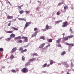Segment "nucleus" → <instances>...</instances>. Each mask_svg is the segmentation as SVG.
<instances>
[{
	"mask_svg": "<svg viewBox=\"0 0 74 74\" xmlns=\"http://www.w3.org/2000/svg\"><path fill=\"white\" fill-rule=\"evenodd\" d=\"M19 51H21V53H23V52H27V50L26 49H25L24 50H23V48L22 47H20L19 48V49H18Z\"/></svg>",
	"mask_w": 74,
	"mask_h": 74,
	"instance_id": "1",
	"label": "nucleus"
},
{
	"mask_svg": "<svg viewBox=\"0 0 74 74\" xmlns=\"http://www.w3.org/2000/svg\"><path fill=\"white\" fill-rule=\"evenodd\" d=\"M62 23L63 24L62 25V27H67L68 25V22L67 21L63 22Z\"/></svg>",
	"mask_w": 74,
	"mask_h": 74,
	"instance_id": "2",
	"label": "nucleus"
},
{
	"mask_svg": "<svg viewBox=\"0 0 74 74\" xmlns=\"http://www.w3.org/2000/svg\"><path fill=\"white\" fill-rule=\"evenodd\" d=\"M30 24V22L26 23V24L25 25V26L24 28V29L25 30V29L27 28V27H28V26H29Z\"/></svg>",
	"mask_w": 74,
	"mask_h": 74,
	"instance_id": "3",
	"label": "nucleus"
},
{
	"mask_svg": "<svg viewBox=\"0 0 74 74\" xmlns=\"http://www.w3.org/2000/svg\"><path fill=\"white\" fill-rule=\"evenodd\" d=\"M22 71L23 73H26L28 72V69L26 68H24L22 69Z\"/></svg>",
	"mask_w": 74,
	"mask_h": 74,
	"instance_id": "4",
	"label": "nucleus"
},
{
	"mask_svg": "<svg viewBox=\"0 0 74 74\" xmlns=\"http://www.w3.org/2000/svg\"><path fill=\"white\" fill-rule=\"evenodd\" d=\"M22 39H24L25 42H27V37L23 36L22 37Z\"/></svg>",
	"mask_w": 74,
	"mask_h": 74,
	"instance_id": "5",
	"label": "nucleus"
},
{
	"mask_svg": "<svg viewBox=\"0 0 74 74\" xmlns=\"http://www.w3.org/2000/svg\"><path fill=\"white\" fill-rule=\"evenodd\" d=\"M45 44L44 43H42L40 44V45L39 46V48H42L45 46Z\"/></svg>",
	"mask_w": 74,
	"mask_h": 74,
	"instance_id": "6",
	"label": "nucleus"
},
{
	"mask_svg": "<svg viewBox=\"0 0 74 74\" xmlns=\"http://www.w3.org/2000/svg\"><path fill=\"white\" fill-rule=\"evenodd\" d=\"M16 48L14 47L12 49V51H11V53H14V52H15L16 51Z\"/></svg>",
	"mask_w": 74,
	"mask_h": 74,
	"instance_id": "7",
	"label": "nucleus"
},
{
	"mask_svg": "<svg viewBox=\"0 0 74 74\" xmlns=\"http://www.w3.org/2000/svg\"><path fill=\"white\" fill-rule=\"evenodd\" d=\"M38 33V32H36L34 33L33 34L32 36V37H35V36H36V35H37V34Z\"/></svg>",
	"mask_w": 74,
	"mask_h": 74,
	"instance_id": "8",
	"label": "nucleus"
},
{
	"mask_svg": "<svg viewBox=\"0 0 74 74\" xmlns=\"http://www.w3.org/2000/svg\"><path fill=\"white\" fill-rule=\"evenodd\" d=\"M64 64L65 67H66V68H68V67H69V65L67 63V62H64Z\"/></svg>",
	"mask_w": 74,
	"mask_h": 74,
	"instance_id": "9",
	"label": "nucleus"
},
{
	"mask_svg": "<svg viewBox=\"0 0 74 74\" xmlns=\"http://www.w3.org/2000/svg\"><path fill=\"white\" fill-rule=\"evenodd\" d=\"M10 29H13L14 30H16V31L18 30V29L17 28L15 27H10Z\"/></svg>",
	"mask_w": 74,
	"mask_h": 74,
	"instance_id": "10",
	"label": "nucleus"
},
{
	"mask_svg": "<svg viewBox=\"0 0 74 74\" xmlns=\"http://www.w3.org/2000/svg\"><path fill=\"white\" fill-rule=\"evenodd\" d=\"M7 18L8 19H13V16L8 15L7 16Z\"/></svg>",
	"mask_w": 74,
	"mask_h": 74,
	"instance_id": "11",
	"label": "nucleus"
},
{
	"mask_svg": "<svg viewBox=\"0 0 74 74\" xmlns=\"http://www.w3.org/2000/svg\"><path fill=\"white\" fill-rule=\"evenodd\" d=\"M62 38H59L58 39V40H56V42L58 43V44H59L60 42V41H61V39Z\"/></svg>",
	"mask_w": 74,
	"mask_h": 74,
	"instance_id": "12",
	"label": "nucleus"
},
{
	"mask_svg": "<svg viewBox=\"0 0 74 74\" xmlns=\"http://www.w3.org/2000/svg\"><path fill=\"white\" fill-rule=\"evenodd\" d=\"M18 20H19V21H25V22H26V20L25 18H18Z\"/></svg>",
	"mask_w": 74,
	"mask_h": 74,
	"instance_id": "13",
	"label": "nucleus"
},
{
	"mask_svg": "<svg viewBox=\"0 0 74 74\" xmlns=\"http://www.w3.org/2000/svg\"><path fill=\"white\" fill-rule=\"evenodd\" d=\"M14 58H15V57H14V55H13L12 54L10 57V59L11 60H12V59H13Z\"/></svg>",
	"mask_w": 74,
	"mask_h": 74,
	"instance_id": "14",
	"label": "nucleus"
},
{
	"mask_svg": "<svg viewBox=\"0 0 74 74\" xmlns=\"http://www.w3.org/2000/svg\"><path fill=\"white\" fill-rule=\"evenodd\" d=\"M40 39H42V40H45V37L44 36H41L40 37Z\"/></svg>",
	"mask_w": 74,
	"mask_h": 74,
	"instance_id": "15",
	"label": "nucleus"
},
{
	"mask_svg": "<svg viewBox=\"0 0 74 74\" xmlns=\"http://www.w3.org/2000/svg\"><path fill=\"white\" fill-rule=\"evenodd\" d=\"M66 53V51H64L62 52L61 54L60 55H61V56H63L65 55V54Z\"/></svg>",
	"mask_w": 74,
	"mask_h": 74,
	"instance_id": "16",
	"label": "nucleus"
},
{
	"mask_svg": "<svg viewBox=\"0 0 74 74\" xmlns=\"http://www.w3.org/2000/svg\"><path fill=\"white\" fill-rule=\"evenodd\" d=\"M63 39L64 40H68V36H66L63 38Z\"/></svg>",
	"mask_w": 74,
	"mask_h": 74,
	"instance_id": "17",
	"label": "nucleus"
},
{
	"mask_svg": "<svg viewBox=\"0 0 74 74\" xmlns=\"http://www.w3.org/2000/svg\"><path fill=\"white\" fill-rule=\"evenodd\" d=\"M15 34H12L10 35V37H15Z\"/></svg>",
	"mask_w": 74,
	"mask_h": 74,
	"instance_id": "18",
	"label": "nucleus"
},
{
	"mask_svg": "<svg viewBox=\"0 0 74 74\" xmlns=\"http://www.w3.org/2000/svg\"><path fill=\"white\" fill-rule=\"evenodd\" d=\"M47 63H45L42 66V68H44V67H47Z\"/></svg>",
	"mask_w": 74,
	"mask_h": 74,
	"instance_id": "19",
	"label": "nucleus"
},
{
	"mask_svg": "<svg viewBox=\"0 0 74 74\" xmlns=\"http://www.w3.org/2000/svg\"><path fill=\"white\" fill-rule=\"evenodd\" d=\"M36 60V58H32V59H31L30 60H29V62H31L32 61H33V60Z\"/></svg>",
	"mask_w": 74,
	"mask_h": 74,
	"instance_id": "20",
	"label": "nucleus"
},
{
	"mask_svg": "<svg viewBox=\"0 0 74 74\" xmlns=\"http://www.w3.org/2000/svg\"><path fill=\"white\" fill-rule=\"evenodd\" d=\"M11 71H12V73H15L16 72V71L14 69L12 70Z\"/></svg>",
	"mask_w": 74,
	"mask_h": 74,
	"instance_id": "21",
	"label": "nucleus"
},
{
	"mask_svg": "<svg viewBox=\"0 0 74 74\" xmlns=\"http://www.w3.org/2000/svg\"><path fill=\"white\" fill-rule=\"evenodd\" d=\"M48 42H52V39L51 38L49 39L48 40Z\"/></svg>",
	"mask_w": 74,
	"mask_h": 74,
	"instance_id": "22",
	"label": "nucleus"
},
{
	"mask_svg": "<svg viewBox=\"0 0 74 74\" xmlns=\"http://www.w3.org/2000/svg\"><path fill=\"white\" fill-rule=\"evenodd\" d=\"M74 37V36L73 35H71V36H68V38H72V37Z\"/></svg>",
	"mask_w": 74,
	"mask_h": 74,
	"instance_id": "23",
	"label": "nucleus"
},
{
	"mask_svg": "<svg viewBox=\"0 0 74 74\" xmlns=\"http://www.w3.org/2000/svg\"><path fill=\"white\" fill-rule=\"evenodd\" d=\"M24 11L23 10H21L19 11V13L20 14H23V13H24Z\"/></svg>",
	"mask_w": 74,
	"mask_h": 74,
	"instance_id": "24",
	"label": "nucleus"
},
{
	"mask_svg": "<svg viewBox=\"0 0 74 74\" xmlns=\"http://www.w3.org/2000/svg\"><path fill=\"white\" fill-rule=\"evenodd\" d=\"M66 45H69V46H70V47H71V46H73V45L71 44H69L67 43H66Z\"/></svg>",
	"mask_w": 74,
	"mask_h": 74,
	"instance_id": "25",
	"label": "nucleus"
},
{
	"mask_svg": "<svg viewBox=\"0 0 74 74\" xmlns=\"http://www.w3.org/2000/svg\"><path fill=\"white\" fill-rule=\"evenodd\" d=\"M46 29L47 30H48V29L49 28V26H48V25H46V27H45Z\"/></svg>",
	"mask_w": 74,
	"mask_h": 74,
	"instance_id": "26",
	"label": "nucleus"
},
{
	"mask_svg": "<svg viewBox=\"0 0 74 74\" xmlns=\"http://www.w3.org/2000/svg\"><path fill=\"white\" fill-rule=\"evenodd\" d=\"M13 31H9L7 32V33H12Z\"/></svg>",
	"mask_w": 74,
	"mask_h": 74,
	"instance_id": "27",
	"label": "nucleus"
},
{
	"mask_svg": "<svg viewBox=\"0 0 74 74\" xmlns=\"http://www.w3.org/2000/svg\"><path fill=\"white\" fill-rule=\"evenodd\" d=\"M22 42H23V41L21 40L18 41V43H22Z\"/></svg>",
	"mask_w": 74,
	"mask_h": 74,
	"instance_id": "28",
	"label": "nucleus"
},
{
	"mask_svg": "<svg viewBox=\"0 0 74 74\" xmlns=\"http://www.w3.org/2000/svg\"><path fill=\"white\" fill-rule=\"evenodd\" d=\"M62 22V20H60L57 21L56 22V23H60V22Z\"/></svg>",
	"mask_w": 74,
	"mask_h": 74,
	"instance_id": "29",
	"label": "nucleus"
},
{
	"mask_svg": "<svg viewBox=\"0 0 74 74\" xmlns=\"http://www.w3.org/2000/svg\"><path fill=\"white\" fill-rule=\"evenodd\" d=\"M32 55H33V56H34V55L35 56H38V54H37V53H34Z\"/></svg>",
	"mask_w": 74,
	"mask_h": 74,
	"instance_id": "30",
	"label": "nucleus"
},
{
	"mask_svg": "<svg viewBox=\"0 0 74 74\" xmlns=\"http://www.w3.org/2000/svg\"><path fill=\"white\" fill-rule=\"evenodd\" d=\"M11 38H7V39H6V41H10V40H11Z\"/></svg>",
	"mask_w": 74,
	"mask_h": 74,
	"instance_id": "31",
	"label": "nucleus"
},
{
	"mask_svg": "<svg viewBox=\"0 0 74 74\" xmlns=\"http://www.w3.org/2000/svg\"><path fill=\"white\" fill-rule=\"evenodd\" d=\"M28 65H29V62H27L25 65V67H26V66H28Z\"/></svg>",
	"mask_w": 74,
	"mask_h": 74,
	"instance_id": "32",
	"label": "nucleus"
},
{
	"mask_svg": "<svg viewBox=\"0 0 74 74\" xmlns=\"http://www.w3.org/2000/svg\"><path fill=\"white\" fill-rule=\"evenodd\" d=\"M56 46L58 47H61V45L60 44H58L56 45Z\"/></svg>",
	"mask_w": 74,
	"mask_h": 74,
	"instance_id": "33",
	"label": "nucleus"
},
{
	"mask_svg": "<svg viewBox=\"0 0 74 74\" xmlns=\"http://www.w3.org/2000/svg\"><path fill=\"white\" fill-rule=\"evenodd\" d=\"M38 30V28L37 27L35 28L34 29V31H37Z\"/></svg>",
	"mask_w": 74,
	"mask_h": 74,
	"instance_id": "34",
	"label": "nucleus"
},
{
	"mask_svg": "<svg viewBox=\"0 0 74 74\" xmlns=\"http://www.w3.org/2000/svg\"><path fill=\"white\" fill-rule=\"evenodd\" d=\"M25 12L26 14H28V13H29L30 12V11H26V10H25Z\"/></svg>",
	"mask_w": 74,
	"mask_h": 74,
	"instance_id": "35",
	"label": "nucleus"
},
{
	"mask_svg": "<svg viewBox=\"0 0 74 74\" xmlns=\"http://www.w3.org/2000/svg\"><path fill=\"white\" fill-rule=\"evenodd\" d=\"M22 60L23 61H25V57H24V56H23L22 57Z\"/></svg>",
	"mask_w": 74,
	"mask_h": 74,
	"instance_id": "36",
	"label": "nucleus"
},
{
	"mask_svg": "<svg viewBox=\"0 0 74 74\" xmlns=\"http://www.w3.org/2000/svg\"><path fill=\"white\" fill-rule=\"evenodd\" d=\"M42 30L43 32H45V31L47 30V29H42Z\"/></svg>",
	"mask_w": 74,
	"mask_h": 74,
	"instance_id": "37",
	"label": "nucleus"
},
{
	"mask_svg": "<svg viewBox=\"0 0 74 74\" xmlns=\"http://www.w3.org/2000/svg\"><path fill=\"white\" fill-rule=\"evenodd\" d=\"M3 49L2 48H0V51H3Z\"/></svg>",
	"mask_w": 74,
	"mask_h": 74,
	"instance_id": "38",
	"label": "nucleus"
},
{
	"mask_svg": "<svg viewBox=\"0 0 74 74\" xmlns=\"http://www.w3.org/2000/svg\"><path fill=\"white\" fill-rule=\"evenodd\" d=\"M68 8V7H67V6H65L64 7V9H66V8Z\"/></svg>",
	"mask_w": 74,
	"mask_h": 74,
	"instance_id": "39",
	"label": "nucleus"
},
{
	"mask_svg": "<svg viewBox=\"0 0 74 74\" xmlns=\"http://www.w3.org/2000/svg\"><path fill=\"white\" fill-rule=\"evenodd\" d=\"M17 37L18 38V39H20H20H21V36H19Z\"/></svg>",
	"mask_w": 74,
	"mask_h": 74,
	"instance_id": "40",
	"label": "nucleus"
},
{
	"mask_svg": "<svg viewBox=\"0 0 74 74\" xmlns=\"http://www.w3.org/2000/svg\"><path fill=\"white\" fill-rule=\"evenodd\" d=\"M18 8L20 9V10H22V8H21V7L20 6H18Z\"/></svg>",
	"mask_w": 74,
	"mask_h": 74,
	"instance_id": "41",
	"label": "nucleus"
},
{
	"mask_svg": "<svg viewBox=\"0 0 74 74\" xmlns=\"http://www.w3.org/2000/svg\"><path fill=\"white\" fill-rule=\"evenodd\" d=\"M62 3H58V5L59 6H60V5H62Z\"/></svg>",
	"mask_w": 74,
	"mask_h": 74,
	"instance_id": "42",
	"label": "nucleus"
},
{
	"mask_svg": "<svg viewBox=\"0 0 74 74\" xmlns=\"http://www.w3.org/2000/svg\"><path fill=\"white\" fill-rule=\"evenodd\" d=\"M52 27L51 26H49V28L48 29H52Z\"/></svg>",
	"mask_w": 74,
	"mask_h": 74,
	"instance_id": "43",
	"label": "nucleus"
},
{
	"mask_svg": "<svg viewBox=\"0 0 74 74\" xmlns=\"http://www.w3.org/2000/svg\"><path fill=\"white\" fill-rule=\"evenodd\" d=\"M57 15H60V13L59 12H58L57 13Z\"/></svg>",
	"mask_w": 74,
	"mask_h": 74,
	"instance_id": "44",
	"label": "nucleus"
},
{
	"mask_svg": "<svg viewBox=\"0 0 74 74\" xmlns=\"http://www.w3.org/2000/svg\"><path fill=\"white\" fill-rule=\"evenodd\" d=\"M49 66H50V65H49V64L48 65H47L46 67H49Z\"/></svg>",
	"mask_w": 74,
	"mask_h": 74,
	"instance_id": "45",
	"label": "nucleus"
},
{
	"mask_svg": "<svg viewBox=\"0 0 74 74\" xmlns=\"http://www.w3.org/2000/svg\"><path fill=\"white\" fill-rule=\"evenodd\" d=\"M16 20V19H12L13 21H15Z\"/></svg>",
	"mask_w": 74,
	"mask_h": 74,
	"instance_id": "46",
	"label": "nucleus"
},
{
	"mask_svg": "<svg viewBox=\"0 0 74 74\" xmlns=\"http://www.w3.org/2000/svg\"><path fill=\"white\" fill-rule=\"evenodd\" d=\"M11 25V23H9L8 24V26H10Z\"/></svg>",
	"mask_w": 74,
	"mask_h": 74,
	"instance_id": "47",
	"label": "nucleus"
},
{
	"mask_svg": "<svg viewBox=\"0 0 74 74\" xmlns=\"http://www.w3.org/2000/svg\"><path fill=\"white\" fill-rule=\"evenodd\" d=\"M70 32H71V33H72V29H70Z\"/></svg>",
	"mask_w": 74,
	"mask_h": 74,
	"instance_id": "48",
	"label": "nucleus"
},
{
	"mask_svg": "<svg viewBox=\"0 0 74 74\" xmlns=\"http://www.w3.org/2000/svg\"><path fill=\"white\" fill-rule=\"evenodd\" d=\"M15 40H17V39H18V37H15L14 38Z\"/></svg>",
	"mask_w": 74,
	"mask_h": 74,
	"instance_id": "49",
	"label": "nucleus"
},
{
	"mask_svg": "<svg viewBox=\"0 0 74 74\" xmlns=\"http://www.w3.org/2000/svg\"><path fill=\"white\" fill-rule=\"evenodd\" d=\"M50 64L51 65H52V64H53V62H50Z\"/></svg>",
	"mask_w": 74,
	"mask_h": 74,
	"instance_id": "50",
	"label": "nucleus"
},
{
	"mask_svg": "<svg viewBox=\"0 0 74 74\" xmlns=\"http://www.w3.org/2000/svg\"><path fill=\"white\" fill-rule=\"evenodd\" d=\"M42 73H46V71H42Z\"/></svg>",
	"mask_w": 74,
	"mask_h": 74,
	"instance_id": "51",
	"label": "nucleus"
},
{
	"mask_svg": "<svg viewBox=\"0 0 74 74\" xmlns=\"http://www.w3.org/2000/svg\"><path fill=\"white\" fill-rule=\"evenodd\" d=\"M50 62H53V60H50Z\"/></svg>",
	"mask_w": 74,
	"mask_h": 74,
	"instance_id": "52",
	"label": "nucleus"
},
{
	"mask_svg": "<svg viewBox=\"0 0 74 74\" xmlns=\"http://www.w3.org/2000/svg\"><path fill=\"white\" fill-rule=\"evenodd\" d=\"M8 4H9L11 5V3H10V1H8Z\"/></svg>",
	"mask_w": 74,
	"mask_h": 74,
	"instance_id": "53",
	"label": "nucleus"
},
{
	"mask_svg": "<svg viewBox=\"0 0 74 74\" xmlns=\"http://www.w3.org/2000/svg\"><path fill=\"white\" fill-rule=\"evenodd\" d=\"M48 47H49V46H46L45 48H48Z\"/></svg>",
	"mask_w": 74,
	"mask_h": 74,
	"instance_id": "54",
	"label": "nucleus"
},
{
	"mask_svg": "<svg viewBox=\"0 0 74 74\" xmlns=\"http://www.w3.org/2000/svg\"><path fill=\"white\" fill-rule=\"evenodd\" d=\"M48 46H49H49H50L51 45V44H49V43H48Z\"/></svg>",
	"mask_w": 74,
	"mask_h": 74,
	"instance_id": "55",
	"label": "nucleus"
},
{
	"mask_svg": "<svg viewBox=\"0 0 74 74\" xmlns=\"http://www.w3.org/2000/svg\"><path fill=\"white\" fill-rule=\"evenodd\" d=\"M3 55H1V56H0V58H1L2 57H3Z\"/></svg>",
	"mask_w": 74,
	"mask_h": 74,
	"instance_id": "56",
	"label": "nucleus"
},
{
	"mask_svg": "<svg viewBox=\"0 0 74 74\" xmlns=\"http://www.w3.org/2000/svg\"><path fill=\"white\" fill-rule=\"evenodd\" d=\"M16 71H19V70H18V69H17V70Z\"/></svg>",
	"mask_w": 74,
	"mask_h": 74,
	"instance_id": "57",
	"label": "nucleus"
},
{
	"mask_svg": "<svg viewBox=\"0 0 74 74\" xmlns=\"http://www.w3.org/2000/svg\"><path fill=\"white\" fill-rule=\"evenodd\" d=\"M11 21H9V23H11Z\"/></svg>",
	"mask_w": 74,
	"mask_h": 74,
	"instance_id": "58",
	"label": "nucleus"
},
{
	"mask_svg": "<svg viewBox=\"0 0 74 74\" xmlns=\"http://www.w3.org/2000/svg\"><path fill=\"white\" fill-rule=\"evenodd\" d=\"M63 36H64V35H65L64 33L63 34Z\"/></svg>",
	"mask_w": 74,
	"mask_h": 74,
	"instance_id": "59",
	"label": "nucleus"
},
{
	"mask_svg": "<svg viewBox=\"0 0 74 74\" xmlns=\"http://www.w3.org/2000/svg\"><path fill=\"white\" fill-rule=\"evenodd\" d=\"M66 74H70V73H69L68 72H67V73Z\"/></svg>",
	"mask_w": 74,
	"mask_h": 74,
	"instance_id": "60",
	"label": "nucleus"
},
{
	"mask_svg": "<svg viewBox=\"0 0 74 74\" xmlns=\"http://www.w3.org/2000/svg\"><path fill=\"white\" fill-rule=\"evenodd\" d=\"M3 53V52L2 51L1 52V53Z\"/></svg>",
	"mask_w": 74,
	"mask_h": 74,
	"instance_id": "61",
	"label": "nucleus"
},
{
	"mask_svg": "<svg viewBox=\"0 0 74 74\" xmlns=\"http://www.w3.org/2000/svg\"><path fill=\"white\" fill-rule=\"evenodd\" d=\"M2 39V38H0V40H1Z\"/></svg>",
	"mask_w": 74,
	"mask_h": 74,
	"instance_id": "62",
	"label": "nucleus"
},
{
	"mask_svg": "<svg viewBox=\"0 0 74 74\" xmlns=\"http://www.w3.org/2000/svg\"><path fill=\"white\" fill-rule=\"evenodd\" d=\"M44 49H45V48H44Z\"/></svg>",
	"mask_w": 74,
	"mask_h": 74,
	"instance_id": "63",
	"label": "nucleus"
}]
</instances>
